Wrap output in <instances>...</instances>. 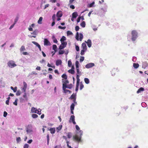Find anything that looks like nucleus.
<instances>
[{"mask_svg": "<svg viewBox=\"0 0 148 148\" xmlns=\"http://www.w3.org/2000/svg\"><path fill=\"white\" fill-rule=\"evenodd\" d=\"M75 128L77 130L79 131L77 132L76 135L73 137V138L77 141L80 142L81 140V138L83 132L82 130H80V128L78 125H75Z\"/></svg>", "mask_w": 148, "mask_h": 148, "instance_id": "obj_1", "label": "nucleus"}, {"mask_svg": "<svg viewBox=\"0 0 148 148\" xmlns=\"http://www.w3.org/2000/svg\"><path fill=\"white\" fill-rule=\"evenodd\" d=\"M131 40L132 41L134 42L135 41L138 37V33L136 30H132L131 32Z\"/></svg>", "mask_w": 148, "mask_h": 148, "instance_id": "obj_2", "label": "nucleus"}, {"mask_svg": "<svg viewBox=\"0 0 148 148\" xmlns=\"http://www.w3.org/2000/svg\"><path fill=\"white\" fill-rule=\"evenodd\" d=\"M25 129L28 135L32 134L33 133V126L31 124H29L26 126Z\"/></svg>", "mask_w": 148, "mask_h": 148, "instance_id": "obj_3", "label": "nucleus"}, {"mask_svg": "<svg viewBox=\"0 0 148 148\" xmlns=\"http://www.w3.org/2000/svg\"><path fill=\"white\" fill-rule=\"evenodd\" d=\"M7 64L8 66L11 68H14L17 66L14 61L12 60L9 61L8 62Z\"/></svg>", "mask_w": 148, "mask_h": 148, "instance_id": "obj_4", "label": "nucleus"}, {"mask_svg": "<svg viewBox=\"0 0 148 148\" xmlns=\"http://www.w3.org/2000/svg\"><path fill=\"white\" fill-rule=\"evenodd\" d=\"M31 111L32 113H37L39 115H40L41 114V110L40 108L37 110L36 108L32 107L31 108Z\"/></svg>", "mask_w": 148, "mask_h": 148, "instance_id": "obj_5", "label": "nucleus"}, {"mask_svg": "<svg viewBox=\"0 0 148 148\" xmlns=\"http://www.w3.org/2000/svg\"><path fill=\"white\" fill-rule=\"evenodd\" d=\"M23 97L24 98V99H21V102H23L24 101H27L28 100V97L27 96V94L26 92H24V94L23 96Z\"/></svg>", "mask_w": 148, "mask_h": 148, "instance_id": "obj_6", "label": "nucleus"}, {"mask_svg": "<svg viewBox=\"0 0 148 148\" xmlns=\"http://www.w3.org/2000/svg\"><path fill=\"white\" fill-rule=\"evenodd\" d=\"M23 87L22 88V90L24 92H26V90L27 86V85L26 83L25 82H23Z\"/></svg>", "mask_w": 148, "mask_h": 148, "instance_id": "obj_7", "label": "nucleus"}, {"mask_svg": "<svg viewBox=\"0 0 148 148\" xmlns=\"http://www.w3.org/2000/svg\"><path fill=\"white\" fill-rule=\"evenodd\" d=\"M95 66V64L93 63H88L87 64L86 66L85 67L87 69H88L91 67H92L93 66Z\"/></svg>", "mask_w": 148, "mask_h": 148, "instance_id": "obj_8", "label": "nucleus"}, {"mask_svg": "<svg viewBox=\"0 0 148 148\" xmlns=\"http://www.w3.org/2000/svg\"><path fill=\"white\" fill-rule=\"evenodd\" d=\"M44 45H45L49 46L51 45V43L47 39H45L44 40Z\"/></svg>", "mask_w": 148, "mask_h": 148, "instance_id": "obj_9", "label": "nucleus"}, {"mask_svg": "<svg viewBox=\"0 0 148 148\" xmlns=\"http://www.w3.org/2000/svg\"><path fill=\"white\" fill-rule=\"evenodd\" d=\"M85 42L87 43L88 47H90L92 45V42L90 40L88 39L87 41H85Z\"/></svg>", "mask_w": 148, "mask_h": 148, "instance_id": "obj_10", "label": "nucleus"}, {"mask_svg": "<svg viewBox=\"0 0 148 148\" xmlns=\"http://www.w3.org/2000/svg\"><path fill=\"white\" fill-rule=\"evenodd\" d=\"M62 15V12L60 11L58 12L56 14L57 16L59 18L61 17Z\"/></svg>", "mask_w": 148, "mask_h": 148, "instance_id": "obj_11", "label": "nucleus"}, {"mask_svg": "<svg viewBox=\"0 0 148 148\" xmlns=\"http://www.w3.org/2000/svg\"><path fill=\"white\" fill-rule=\"evenodd\" d=\"M148 66V64L146 62H143L142 64V68L145 69Z\"/></svg>", "mask_w": 148, "mask_h": 148, "instance_id": "obj_12", "label": "nucleus"}, {"mask_svg": "<svg viewBox=\"0 0 148 148\" xmlns=\"http://www.w3.org/2000/svg\"><path fill=\"white\" fill-rule=\"evenodd\" d=\"M75 120V116L74 115L71 116L69 120V122L71 123Z\"/></svg>", "mask_w": 148, "mask_h": 148, "instance_id": "obj_13", "label": "nucleus"}, {"mask_svg": "<svg viewBox=\"0 0 148 148\" xmlns=\"http://www.w3.org/2000/svg\"><path fill=\"white\" fill-rule=\"evenodd\" d=\"M62 63V61L61 60H56V65L58 66L61 64Z\"/></svg>", "mask_w": 148, "mask_h": 148, "instance_id": "obj_14", "label": "nucleus"}, {"mask_svg": "<svg viewBox=\"0 0 148 148\" xmlns=\"http://www.w3.org/2000/svg\"><path fill=\"white\" fill-rule=\"evenodd\" d=\"M49 130L50 131V132L51 134H53L55 133V128H51Z\"/></svg>", "mask_w": 148, "mask_h": 148, "instance_id": "obj_15", "label": "nucleus"}, {"mask_svg": "<svg viewBox=\"0 0 148 148\" xmlns=\"http://www.w3.org/2000/svg\"><path fill=\"white\" fill-rule=\"evenodd\" d=\"M82 47L83 49L87 50V47L86 46V44L84 43H82Z\"/></svg>", "mask_w": 148, "mask_h": 148, "instance_id": "obj_16", "label": "nucleus"}, {"mask_svg": "<svg viewBox=\"0 0 148 148\" xmlns=\"http://www.w3.org/2000/svg\"><path fill=\"white\" fill-rule=\"evenodd\" d=\"M76 94H74L73 93L71 96L69 98V99H72L75 98H76Z\"/></svg>", "mask_w": 148, "mask_h": 148, "instance_id": "obj_17", "label": "nucleus"}, {"mask_svg": "<svg viewBox=\"0 0 148 148\" xmlns=\"http://www.w3.org/2000/svg\"><path fill=\"white\" fill-rule=\"evenodd\" d=\"M77 16V14L76 12H75L73 13L72 18H76Z\"/></svg>", "mask_w": 148, "mask_h": 148, "instance_id": "obj_18", "label": "nucleus"}, {"mask_svg": "<svg viewBox=\"0 0 148 148\" xmlns=\"http://www.w3.org/2000/svg\"><path fill=\"white\" fill-rule=\"evenodd\" d=\"M144 88L143 87H141L139 88L138 90L137 91V93H140L141 92L143 91L144 90Z\"/></svg>", "mask_w": 148, "mask_h": 148, "instance_id": "obj_19", "label": "nucleus"}, {"mask_svg": "<svg viewBox=\"0 0 148 148\" xmlns=\"http://www.w3.org/2000/svg\"><path fill=\"white\" fill-rule=\"evenodd\" d=\"M94 4L95 2L93 1L91 3L88 4L87 6L88 7L91 8L93 7Z\"/></svg>", "mask_w": 148, "mask_h": 148, "instance_id": "obj_20", "label": "nucleus"}, {"mask_svg": "<svg viewBox=\"0 0 148 148\" xmlns=\"http://www.w3.org/2000/svg\"><path fill=\"white\" fill-rule=\"evenodd\" d=\"M84 81L85 83L87 84L89 83L90 81L89 79L87 78H85L84 79Z\"/></svg>", "mask_w": 148, "mask_h": 148, "instance_id": "obj_21", "label": "nucleus"}, {"mask_svg": "<svg viewBox=\"0 0 148 148\" xmlns=\"http://www.w3.org/2000/svg\"><path fill=\"white\" fill-rule=\"evenodd\" d=\"M42 19L43 18L42 17H40L38 21V23L40 24H41L42 23Z\"/></svg>", "mask_w": 148, "mask_h": 148, "instance_id": "obj_22", "label": "nucleus"}, {"mask_svg": "<svg viewBox=\"0 0 148 148\" xmlns=\"http://www.w3.org/2000/svg\"><path fill=\"white\" fill-rule=\"evenodd\" d=\"M62 127V125H60L59 127L56 128V131L57 132H58L60 130Z\"/></svg>", "mask_w": 148, "mask_h": 148, "instance_id": "obj_23", "label": "nucleus"}, {"mask_svg": "<svg viewBox=\"0 0 148 148\" xmlns=\"http://www.w3.org/2000/svg\"><path fill=\"white\" fill-rule=\"evenodd\" d=\"M133 66L135 69H137L139 66V65L138 64L134 63L133 64Z\"/></svg>", "mask_w": 148, "mask_h": 148, "instance_id": "obj_24", "label": "nucleus"}, {"mask_svg": "<svg viewBox=\"0 0 148 148\" xmlns=\"http://www.w3.org/2000/svg\"><path fill=\"white\" fill-rule=\"evenodd\" d=\"M68 72L72 74H73L75 73V71L73 69H71L69 70Z\"/></svg>", "mask_w": 148, "mask_h": 148, "instance_id": "obj_25", "label": "nucleus"}, {"mask_svg": "<svg viewBox=\"0 0 148 148\" xmlns=\"http://www.w3.org/2000/svg\"><path fill=\"white\" fill-rule=\"evenodd\" d=\"M87 50L85 49H83L81 51L80 54L82 55H84V54L85 52Z\"/></svg>", "mask_w": 148, "mask_h": 148, "instance_id": "obj_26", "label": "nucleus"}, {"mask_svg": "<svg viewBox=\"0 0 148 148\" xmlns=\"http://www.w3.org/2000/svg\"><path fill=\"white\" fill-rule=\"evenodd\" d=\"M75 105L74 103H72L70 106V109L74 110Z\"/></svg>", "mask_w": 148, "mask_h": 148, "instance_id": "obj_27", "label": "nucleus"}, {"mask_svg": "<svg viewBox=\"0 0 148 148\" xmlns=\"http://www.w3.org/2000/svg\"><path fill=\"white\" fill-rule=\"evenodd\" d=\"M66 40V38L64 36L62 37V38L60 39V41L61 42H64V41Z\"/></svg>", "mask_w": 148, "mask_h": 148, "instance_id": "obj_28", "label": "nucleus"}, {"mask_svg": "<svg viewBox=\"0 0 148 148\" xmlns=\"http://www.w3.org/2000/svg\"><path fill=\"white\" fill-rule=\"evenodd\" d=\"M67 85L66 84H63L62 86V89L64 90L65 89H66V88H67Z\"/></svg>", "mask_w": 148, "mask_h": 148, "instance_id": "obj_29", "label": "nucleus"}, {"mask_svg": "<svg viewBox=\"0 0 148 148\" xmlns=\"http://www.w3.org/2000/svg\"><path fill=\"white\" fill-rule=\"evenodd\" d=\"M81 26L83 27H85V23L84 21H83L80 24Z\"/></svg>", "mask_w": 148, "mask_h": 148, "instance_id": "obj_30", "label": "nucleus"}, {"mask_svg": "<svg viewBox=\"0 0 148 148\" xmlns=\"http://www.w3.org/2000/svg\"><path fill=\"white\" fill-rule=\"evenodd\" d=\"M10 88L12 90H13L14 92H16L17 91V87H15L14 88L13 87L11 86L10 87Z\"/></svg>", "mask_w": 148, "mask_h": 148, "instance_id": "obj_31", "label": "nucleus"}, {"mask_svg": "<svg viewBox=\"0 0 148 148\" xmlns=\"http://www.w3.org/2000/svg\"><path fill=\"white\" fill-rule=\"evenodd\" d=\"M83 38V34L81 33L79 34V40L80 41H81Z\"/></svg>", "mask_w": 148, "mask_h": 148, "instance_id": "obj_32", "label": "nucleus"}, {"mask_svg": "<svg viewBox=\"0 0 148 148\" xmlns=\"http://www.w3.org/2000/svg\"><path fill=\"white\" fill-rule=\"evenodd\" d=\"M61 42V44L64 47H65L67 45V42Z\"/></svg>", "mask_w": 148, "mask_h": 148, "instance_id": "obj_33", "label": "nucleus"}, {"mask_svg": "<svg viewBox=\"0 0 148 148\" xmlns=\"http://www.w3.org/2000/svg\"><path fill=\"white\" fill-rule=\"evenodd\" d=\"M32 42L35 45H36V46L37 47H38L39 46H40V45L38 44V43L37 42H35V41H32Z\"/></svg>", "mask_w": 148, "mask_h": 148, "instance_id": "obj_34", "label": "nucleus"}, {"mask_svg": "<svg viewBox=\"0 0 148 148\" xmlns=\"http://www.w3.org/2000/svg\"><path fill=\"white\" fill-rule=\"evenodd\" d=\"M57 46L55 45H53L52 46L53 49L54 50V51H57Z\"/></svg>", "mask_w": 148, "mask_h": 148, "instance_id": "obj_35", "label": "nucleus"}, {"mask_svg": "<svg viewBox=\"0 0 148 148\" xmlns=\"http://www.w3.org/2000/svg\"><path fill=\"white\" fill-rule=\"evenodd\" d=\"M25 50V47L24 46L22 45L21 46V48L20 49V50L21 51H23Z\"/></svg>", "mask_w": 148, "mask_h": 148, "instance_id": "obj_36", "label": "nucleus"}, {"mask_svg": "<svg viewBox=\"0 0 148 148\" xmlns=\"http://www.w3.org/2000/svg\"><path fill=\"white\" fill-rule=\"evenodd\" d=\"M67 137L69 138H71L72 137V134L71 132H69L67 133Z\"/></svg>", "mask_w": 148, "mask_h": 148, "instance_id": "obj_37", "label": "nucleus"}, {"mask_svg": "<svg viewBox=\"0 0 148 148\" xmlns=\"http://www.w3.org/2000/svg\"><path fill=\"white\" fill-rule=\"evenodd\" d=\"M32 117L33 118H36L38 117V115L36 114H33L32 115Z\"/></svg>", "mask_w": 148, "mask_h": 148, "instance_id": "obj_38", "label": "nucleus"}, {"mask_svg": "<svg viewBox=\"0 0 148 148\" xmlns=\"http://www.w3.org/2000/svg\"><path fill=\"white\" fill-rule=\"evenodd\" d=\"M79 62L78 61H76L75 62V65L76 69L79 68Z\"/></svg>", "mask_w": 148, "mask_h": 148, "instance_id": "obj_39", "label": "nucleus"}, {"mask_svg": "<svg viewBox=\"0 0 148 148\" xmlns=\"http://www.w3.org/2000/svg\"><path fill=\"white\" fill-rule=\"evenodd\" d=\"M72 65V62L71 60H69L68 61V66L70 67Z\"/></svg>", "mask_w": 148, "mask_h": 148, "instance_id": "obj_40", "label": "nucleus"}, {"mask_svg": "<svg viewBox=\"0 0 148 148\" xmlns=\"http://www.w3.org/2000/svg\"><path fill=\"white\" fill-rule=\"evenodd\" d=\"M37 31L38 30L36 29L33 32L31 33V34H33L34 35H36L37 33Z\"/></svg>", "mask_w": 148, "mask_h": 148, "instance_id": "obj_41", "label": "nucleus"}, {"mask_svg": "<svg viewBox=\"0 0 148 148\" xmlns=\"http://www.w3.org/2000/svg\"><path fill=\"white\" fill-rule=\"evenodd\" d=\"M62 77L65 79H67V76L65 74H63L62 76Z\"/></svg>", "mask_w": 148, "mask_h": 148, "instance_id": "obj_42", "label": "nucleus"}, {"mask_svg": "<svg viewBox=\"0 0 148 148\" xmlns=\"http://www.w3.org/2000/svg\"><path fill=\"white\" fill-rule=\"evenodd\" d=\"M84 59V57L83 56H81L80 58V61L81 62H83Z\"/></svg>", "mask_w": 148, "mask_h": 148, "instance_id": "obj_43", "label": "nucleus"}, {"mask_svg": "<svg viewBox=\"0 0 148 148\" xmlns=\"http://www.w3.org/2000/svg\"><path fill=\"white\" fill-rule=\"evenodd\" d=\"M67 88L71 89L73 87V85L72 84H70L69 85H67Z\"/></svg>", "mask_w": 148, "mask_h": 148, "instance_id": "obj_44", "label": "nucleus"}, {"mask_svg": "<svg viewBox=\"0 0 148 148\" xmlns=\"http://www.w3.org/2000/svg\"><path fill=\"white\" fill-rule=\"evenodd\" d=\"M79 33L78 32H77L75 36V38L77 39V40H79Z\"/></svg>", "mask_w": 148, "mask_h": 148, "instance_id": "obj_45", "label": "nucleus"}, {"mask_svg": "<svg viewBox=\"0 0 148 148\" xmlns=\"http://www.w3.org/2000/svg\"><path fill=\"white\" fill-rule=\"evenodd\" d=\"M64 51L60 50L59 51V54L60 55L63 54L64 53Z\"/></svg>", "mask_w": 148, "mask_h": 148, "instance_id": "obj_46", "label": "nucleus"}, {"mask_svg": "<svg viewBox=\"0 0 148 148\" xmlns=\"http://www.w3.org/2000/svg\"><path fill=\"white\" fill-rule=\"evenodd\" d=\"M67 34L68 36L71 35H72L73 33L70 31H68L67 32Z\"/></svg>", "mask_w": 148, "mask_h": 148, "instance_id": "obj_47", "label": "nucleus"}, {"mask_svg": "<svg viewBox=\"0 0 148 148\" xmlns=\"http://www.w3.org/2000/svg\"><path fill=\"white\" fill-rule=\"evenodd\" d=\"M18 101V99H16L15 101L14 102L13 104L14 105L16 106H17V101Z\"/></svg>", "mask_w": 148, "mask_h": 148, "instance_id": "obj_48", "label": "nucleus"}, {"mask_svg": "<svg viewBox=\"0 0 148 148\" xmlns=\"http://www.w3.org/2000/svg\"><path fill=\"white\" fill-rule=\"evenodd\" d=\"M136 60L137 58L136 57L134 56L133 57L132 60L133 62H136Z\"/></svg>", "mask_w": 148, "mask_h": 148, "instance_id": "obj_49", "label": "nucleus"}, {"mask_svg": "<svg viewBox=\"0 0 148 148\" xmlns=\"http://www.w3.org/2000/svg\"><path fill=\"white\" fill-rule=\"evenodd\" d=\"M65 47H64L62 45H60L59 46V49L60 50L62 49Z\"/></svg>", "mask_w": 148, "mask_h": 148, "instance_id": "obj_50", "label": "nucleus"}, {"mask_svg": "<svg viewBox=\"0 0 148 148\" xmlns=\"http://www.w3.org/2000/svg\"><path fill=\"white\" fill-rule=\"evenodd\" d=\"M29 145L27 144H25L23 147V148H28Z\"/></svg>", "mask_w": 148, "mask_h": 148, "instance_id": "obj_51", "label": "nucleus"}, {"mask_svg": "<svg viewBox=\"0 0 148 148\" xmlns=\"http://www.w3.org/2000/svg\"><path fill=\"white\" fill-rule=\"evenodd\" d=\"M75 49H76V50L77 51H79V47L77 45H75Z\"/></svg>", "mask_w": 148, "mask_h": 148, "instance_id": "obj_52", "label": "nucleus"}, {"mask_svg": "<svg viewBox=\"0 0 148 148\" xmlns=\"http://www.w3.org/2000/svg\"><path fill=\"white\" fill-rule=\"evenodd\" d=\"M18 17H16L15 19L14 20V24H15L18 21Z\"/></svg>", "mask_w": 148, "mask_h": 148, "instance_id": "obj_53", "label": "nucleus"}, {"mask_svg": "<svg viewBox=\"0 0 148 148\" xmlns=\"http://www.w3.org/2000/svg\"><path fill=\"white\" fill-rule=\"evenodd\" d=\"M21 92L20 90H18L16 93V95L17 96H19L21 95Z\"/></svg>", "mask_w": 148, "mask_h": 148, "instance_id": "obj_54", "label": "nucleus"}, {"mask_svg": "<svg viewBox=\"0 0 148 148\" xmlns=\"http://www.w3.org/2000/svg\"><path fill=\"white\" fill-rule=\"evenodd\" d=\"M56 18V16L55 14H54L52 17V19L53 21H55V20Z\"/></svg>", "mask_w": 148, "mask_h": 148, "instance_id": "obj_55", "label": "nucleus"}, {"mask_svg": "<svg viewBox=\"0 0 148 148\" xmlns=\"http://www.w3.org/2000/svg\"><path fill=\"white\" fill-rule=\"evenodd\" d=\"M58 28L59 29H66V27H62V26H59L58 27Z\"/></svg>", "mask_w": 148, "mask_h": 148, "instance_id": "obj_56", "label": "nucleus"}, {"mask_svg": "<svg viewBox=\"0 0 148 148\" xmlns=\"http://www.w3.org/2000/svg\"><path fill=\"white\" fill-rule=\"evenodd\" d=\"M76 70H77V74H80V75L81 72V71H79V68L76 69Z\"/></svg>", "mask_w": 148, "mask_h": 148, "instance_id": "obj_57", "label": "nucleus"}, {"mask_svg": "<svg viewBox=\"0 0 148 148\" xmlns=\"http://www.w3.org/2000/svg\"><path fill=\"white\" fill-rule=\"evenodd\" d=\"M21 141V138L20 137H18L17 138H16V141L17 143H19V142Z\"/></svg>", "mask_w": 148, "mask_h": 148, "instance_id": "obj_58", "label": "nucleus"}, {"mask_svg": "<svg viewBox=\"0 0 148 148\" xmlns=\"http://www.w3.org/2000/svg\"><path fill=\"white\" fill-rule=\"evenodd\" d=\"M37 73H36V72L35 71H32V72L31 73L29 74V75H37Z\"/></svg>", "mask_w": 148, "mask_h": 148, "instance_id": "obj_59", "label": "nucleus"}, {"mask_svg": "<svg viewBox=\"0 0 148 148\" xmlns=\"http://www.w3.org/2000/svg\"><path fill=\"white\" fill-rule=\"evenodd\" d=\"M73 103H74L76 105H77V102L76 101V98H75L74 99H73Z\"/></svg>", "mask_w": 148, "mask_h": 148, "instance_id": "obj_60", "label": "nucleus"}, {"mask_svg": "<svg viewBox=\"0 0 148 148\" xmlns=\"http://www.w3.org/2000/svg\"><path fill=\"white\" fill-rule=\"evenodd\" d=\"M84 85L82 84L80 85V90H82V88H84Z\"/></svg>", "mask_w": 148, "mask_h": 148, "instance_id": "obj_61", "label": "nucleus"}, {"mask_svg": "<svg viewBox=\"0 0 148 148\" xmlns=\"http://www.w3.org/2000/svg\"><path fill=\"white\" fill-rule=\"evenodd\" d=\"M8 114L7 113L5 112L4 111L3 113V116L4 117H6Z\"/></svg>", "mask_w": 148, "mask_h": 148, "instance_id": "obj_62", "label": "nucleus"}, {"mask_svg": "<svg viewBox=\"0 0 148 148\" xmlns=\"http://www.w3.org/2000/svg\"><path fill=\"white\" fill-rule=\"evenodd\" d=\"M79 29V27L78 26H76L75 27V30L76 31H77Z\"/></svg>", "mask_w": 148, "mask_h": 148, "instance_id": "obj_63", "label": "nucleus"}, {"mask_svg": "<svg viewBox=\"0 0 148 148\" xmlns=\"http://www.w3.org/2000/svg\"><path fill=\"white\" fill-rule=\"evenodd\" d=\"M49 4H47L46 5H45L44 8V9H46L49 6Z\"/></svg>", "mask_w": 148, "mask_h": 148, "instance_id": "obj_64", "label": "nucleus"}]
</instances>
